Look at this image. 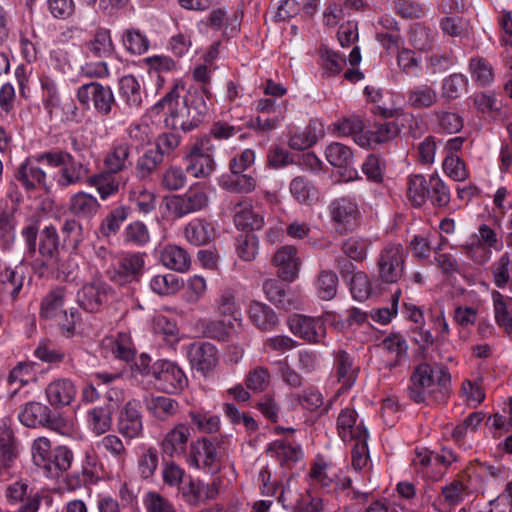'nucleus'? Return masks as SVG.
<instances>
[{"instance_id":"nucleus-42","label":"nucleus","mask_w":512,"mask_h":512,"mask_svg":"<svg viewBox=\"0 0 512 512\" xmlns=\"http://www.w3.org/2000/svg\"><path fill=\"white\" fill-rule=\"evenodd\" d=\"M128 199L130 204L143 214L150 213L156 207L155 194L143 185H136L131 187L129 190Z\"/></svg>"},{"instance_id":"nucleus-32","label":"nucleus","mask_w":512,"mask_h":512,"mask_svg":"<svg viewBox=\"0 0 512 512\" xmlns=\"http://www.w3.org/2000/svg\"><path fill=\"white\" fill-rule=\"evenodd\" d=\"M291 196L301 205H312L318 199V191L305 176H296L289 183Z\"/></svg>"},{"instance_id":"nucleus-53","label":"nucleus","mask_w":512,"mask_h":512,"mask_svg":"<svg viewBox=\"0 0 512 512\" xmlns=\"http://www.w3.org/2000/svg\"><path fill=\"white\" fill-rule=\"evenodd\" d=\"M234 223L242 230H259L264 225V217L249 208H242L239 203L235 206Z\"/></svg>"},{"instance_id":"nucleus-2","label":"nucleus","mask_w":512,"mask_h":512,"mask_svg":"<svg viewBox=\"0 0 512 512\" xmlns=\"http://www.w3.org/2000/svg\"><path fill=\"white\" fill-rule=\"evenodd\" d=\"M450 383L451 377L447 368L421 363L411 376L409 397L415 403H423L429 399L444 401L448 395Z\"/></svg>"},{"instance_id":"nucleus-20","label":"nucleus","mask_w":512,"mask_h":512,"mask_svg":"<svg viewBox=\"0 0 512 512\" xmlns=\"http://www.w3.org/2000/svg\"><path fill=\"white\" fill-rule=\"evenodd\" d=\"M334 369L341 388L338 393L349 390L356 382L359 367L355 365L353 357L346 351L339 350L335 353Z\"/></svg>"},{"instance_id":"nucleus-6","label":"nucleus","mask_w":512,"mask_h":512,"mask_svg":"<svg viewBox=\"0 0 512 512\" xmlns=\"http://www.w3.org/2000/svg\"><path fill=\"white\" fill-rule=\"evenodd\" d=\"M206 186L195 184L182 194L173 195L167 201V209L178 218L204 210L209 205Z\"/></svg>"},{"instance_id":"nucleus-41","label":"nucleus","mask_w":512,"mask_h":512,"mask_svg":"<svg viewBox=\"0 0 512 512\" xmlns=\"http://www.w3.org/2000/svg\"><path fill=\"white\" fill-rule=\"evenodd\" d=\"M492 301L496 323L505 330L512 331V298L494 291Z\"/></svg>"},{"instance_id":"nucleus-5","label":"nucleus","mask_w":512,"mask_h":512,"mask_svg":"<svg viewBox=\"0 0 512 512\" xmlns=\"http://www.w3.org/2000/svg\"><path fill=\"white\" fill-rule=\"evenodd\" d=\"M215 146L210 136L200 137L185 156L186 171L195 178H207L215 169Z\"/></svg>"},{"instance_id":"nucleus-58","label":"nucleus","mask_w":512,"mask_h":512,"mask_svg":"<svg viewBox=\"0 0 512 512\" xmlns=\"http://www.w3.org/2000/svg\"><path fill=\"white\" fill-rule=\"evenodd\" d=\"M338 277L330 270H323L317 279L318 295L323 300H331L337 294Z\"/></svg>"},{"instance_id":"nucleus-40","label":"nucleus","mask_w":512,"mask_h":512,"mask_svg":"<svg viewBox=\"0 0 512 512\" xmlns=\"http://www.w3.org/2000/svg\"><path fill=\"white\" fill-rule=\"evenodd\" d=\"M437 98L436 90L427 84L416 85L407 91V103L415 109L429 108Z\"/></svg>"},{"instance_id":"nucleus-18","label":"nucleus","mask_w":512,"mask_h":512,"mask_svg":"<svg viewBox=\"0 0 512 512\" xmlns=\"http://www.w3.org/2000/svg\"><path fill=\"white\" fill-rule=\"evenodd\" d=\"M338 435L343 441H356L368 438V432L362 421H358L355 410L343 409L337 418Z\"/></svg>"},{"instance_id":"nucleus-23","label":"nucleus","mask_w":512,"mask_h":512,"mask_svg":"<svg viewBox=\"0 0 512 512\" xmlns=\"http://www.w3.org/2000/svg\"><path fill=\"white\" fill-rule=\"evenodd\" d=\"M45 392L48 402L56 407L70 405L77 393L74 383L66 378L52 381Z\"/></svg>"},{"instance_id":"nucleus-51","label":"nucleus","mask_w":512,"mask_h":512,"mask_svg":"<svg viewBox=\"0 0 512 512\" xmlns=\"http://www.w3.org/2000/svg\"><path fill=\"white\" fill-rule=\"evenodd\" d=\"M182 287V281L172 273L158 274L151 278L150 288L158 295H172Z\"/></svg>"},{"instance_id":"nucleus-34","label":"nucleus","mask_w":512,"mask_h":512,"mask_svg":"<svg viewBox=\"0 0 512 512\" xmlns=\"http://www.w3.org/2000/svg\"><path fill=\"white\" fill-rule=\"evenodd\" d=\"M17 455L13 430L6 421H3L0 425V466L11 467Z\"/></svg>"},{"instance_id":"nucleus-43","label":"nucleus","mask_w":512,"mask_h":512,"mask_svg":"<svg viewBox=\"0 0 512 512\" xmlns=\"http://www.w3.org/2000/svg\"><path fill=\"white\" fill-rule=\"evenodd\" d=\"M251 321L261 330H272L277 324V316L267 305L260 302H252L249 306Z\"/></svg>"},{"instance_id":"nucleus-8","label":"nucleus","mask_w":512,"mask_h":512,"mask_svg":"<svg viewBox=\"0 0 512 512\" xmlns=\"http://www.w3.org/2000/svg\"><path fill=\"white\" fill-rule=\"evenodd\" d=\"M59 238L53 226L45 227L40 234L39 255L30 259L32 268L40 276L47 272V266H55L59 253Z\"/></svg>"},{"instance_id":"nucleus-39","label":"nucleus","mask_w":512,"mask_h":512,"mask_svg":"<svg viewBox=\"0 0 512 512\" xmlns=\"http://www.w3.org/2000/svg\"><path fill=\"white\" fill-rule=\"evenodd\" d=\"M146 408L155 418L166 421L178 412L179 404L170 397L157 396L146 399Z\"/></svg>"},{"instance_id":"nucleus-21","label":"nucleus","mask_w":512,"mask_h":512,"mask_svg":"<svg viewBox=\"0 0 512 512\" xmlns=\"http://www.w3.org/2000/svg\"><path fill=\"white\" fill-rule=\"evenodd\" d=\"M399 133L396 123L390 121L375 122L363 135H359L356 142L362 146L382 144L395 138Z\"/></svg>"},{"instance_id":"nucleus-16","label":"nucleus","mask_w":512,"mask_h":512,"mask_svg":"<svg viewBox=\"0 0 512 512\" xmlns=\"http://www.w3.org/2000/svg\"><path fill=\"white\" fill-rule=\"evenodd\" d=\"M272 262L282 280L292 282L298 276L301 262L294 246L285 245L279 248L275 252Z\"/></svg>"},{"instance_id":"nucleus-12","label":"nucleus","mask_w":512,"mask_h":512,"mask_svg":"<svg viewBox=\"0 0 512 512\" xmlns=\"http://www.w3.org/2000/svg\"><path fill=\"white\" fill-rule=\"evenodd\" d=\"M141 404L138 400L128 401L120 410L117 418L118 432L126 439H135L142 435L143 420Z\"/></svg>"},{"instance_id":"nucleus-59","label":"nucleus","mask_w":512,"mask_h":512,"mask_svg":"<svg viewBox=\"0 0 512 512\" xmlns=\"http://www.w3.org/2000/svg\"><path fill=\"white\" fill-rule=\"evenodd\" d=\"M468 79L465 75L455 73L443 80L442 93L447 99L454 100L466 91Z\"/></svg>"},{"instance_id":"nucleus-55","label":"nucleus","mask_w":512,"mask_h":512,"mask_svg":"<svg viewBox=\"0 0 512 512\" xmlns=\"http://www.w3.org/2000/svg\"><path fill=\"white\" fill-rule=\"evenodd\" d=\"M271 374L267 367L255 366L251 368L245 377L247 389L255 392H264L270 385Z\"/></svg>"},{"instance_id":"nucleus-14","label":"nucleus","mask_w":512,"mask_h":512,"mask_svg":"<svg viewBox=\"0 0 512 512\" xmlns=\"http://www.w3.org/2000/svg\"><path fill=\"white\" fill-rule=\"evenodd\" d=\"M112 289L102 280L85 283L77 292L78 304L88 312H97L107 302Z\"/></svg>"},{"instance_id":"nucleus-49","label":"nucleus","mask_w":512,"mask_h":512,"mask_svg":"<svg viewBox=\"0 0 512 512\" xmlns=\"http://www.w3.org/2000/svg\"><path fill=\"white\" fill-rule=\"evenodd\" d=\"M122 42L127 52L141 55L148 51L150 41L147 36L136 28H129L123 32Z\"/></svg>"},{"instance_id":"nucleus-30","label":"nucleus","mask_w":512,"mask_h":512,"mask_svg":"<svg viewBox=\"0 0 512 512\" xmlns=\"http://www.w3.org/2000/svg\"><path fill=\"white\" fill-rule=\"evenodd\" d=\"M50 408L40 402L31 401L24 405L18 414L19 421L26 427H44L47 424Z\"/></svg>"},{"instance_id":"nucleus-4","label":"nucleus","mask_w":512,"mask_h":512,"mask_svg":"<svg viewBox=\"0 0 512 512\" xmlns=\"http://www.w3.org/2000/svg\"><path fill=\"white\" fill-rule=\"evenodd\" d=\"M76 99L86 109L92 106L103 117L109 116L116 104L111 87L96 81L80 85L76 90Z\"/></svg>"},{"instance_id":"nucleus-35","label":"nucleus","mask_w":512,"mask_h":512,"mask_svg":"<svg viewBox=\"0 0 512 512\" xmlns=\"http://www.w3.org/2000/svg\"><path fill=\"white\" fill-rule=\"evenodd\" d=\"M185 238L195 246L205 245L214 236V228L204 219H196L189 222L184 230Z\"/></svg>"},{"instance_id":"nucleus-29","label":"nucleus","mask_w":512,"mask_h":512,"mask_svg":"<svg viewBox=\"0 0 512 512\" xmlns=\"http://www.w3.org/2000/svg\"><path fill=\"white\" fill-rule=\"evenodd\" d=\"M161 263L168 269L184 273L190 269L191 258L186 250L176 245H167L160 252Z\"/></svg>"},{"instance_id":"nucleus-27","label":"nucleus","mask_w":512,"mask_h":512,"mask_svg":"<svg viewBox=\"0 0 512 512\" xmlns=\"http://www.w3.org/2000/svg\"><path fill=\"white\" fill-rule=\"evenodd\" d=\"M117 174L116 172L104 169L99 173L89 176L87 183L95 187L101 199L105 200L115 195L121 187V178Z\"/></svg>"},{"instance_id":"nucleus-31","label":"nucleus","mask_w":512,"mask_h":512,"mask_svg":"<svg viewBox=\"0 0 512 512\" xmlns=\"http://www.w3.org/2000/svg\"><path fill=\"white\" fill-rule=\"evenodd\" d=\"M112 414L111 404L91 408L86 417L88 428L97 436L108 432L112 425Z\"/></svg>"},{"instance_id":"nucleus-44","label":"nucleus","mask_w":512,"mask_h":512,"mask_svg":"<svg viewBox=\"0 0 512 512\" xmlns=\"http://www.w3.org/2000/svg\"><path fill=\"white\" fill-rule=\"evenodd\" d=\"M98 449L109 453L115 460L118 469L122 470L127 458V450L122 440L114 434H108L102 437L97 443Z\"/></svg>"},{"instance_id":"nucleus-64","label":"nucleus","mask_w":512,"mask_h":512,"mask_svg":"<svg viewBox=\"0 0 512 512\" xmlns=\"http://www.w3.org/2000/svg\"><path fill=\"white\" fill-rule=\"evenodd\" d=\"M470 72L474 81L481 86L489 85L493 80L492 68L482 58H474L470 61Z\"/></svg>"},{"instance_id":"nucleus-24","label":"nucleus","mask_w":512,"mask_h":512,"mask_svg":"<svg viewBox=\"0 0 512 512\" xmlns=\"http://www.w3.org/2000/svg\"><path fill=\"white\" fill-rule=\"evenodd\" d=\"M99 209L100 203L92 194L80 191L69 199L68 210L78 219L89 220L97 214Z\"/></svg>"},{"instance_id":"nucleus-19","label":"nucleus","mask_w":512,"mask_h":512,"mask_svg":"<svg viewBox=\"0 0 512 512\" xmlns=\"http://www.w3.org/2000/svg\"><path fill=\"white\" fill-rule=\"evenodd\" d=\"M83 49L88 57L97 59L110 57L115 51L110 30L102 27L97 28L90 38L84 42Z\"/></svg>"},{"instance_id":"nucleus-26","label":"nucleus","mask_w":512,"mask_h":512,"mask_svg":"<svg viewBox=\"0 0 512 512\" xmlns=\"http://www.w3.org/2000/svg\"><path fill=\"white\" fill-rule=\"evenodd\" d=\"M33 160V156L22 163L16 173V179L26 190L46 187V174Z\"/></svg>"},{"instance_id":"nucleus-56","label":"nucleus","mask_w":512,"mask_h":512,"mask_svg":"<svg viewBox=\"0 0 512 512\" xmlns=\"http://www.w3.org/2000/svg\"><path fill=\"white\" fill-rule=\"evenodd\" d=\"M428 200L439 208L446 207L450 202V190L438 175L430 176Z\"/></svg>"},{"instance_id":"nucleus-62","label":"nucleus","mask_w":512,"mask_h":512,"mask_svg":"<svg viewBox=\"0 0 512 512\" xmlns=\"http://www.w3.org/2000/svg\"><path fill=\"white\" fill-rule=\"evenodd\" d=\"M285 110L277 114H262L250 120V127L260 132H270L277 129L285 119Z\"/></svg>"},{"instance_id":"nucleus-9","label":"nucleus","mask_w":512,"mask_h":512,"mask_svg":"<svg viewBox=\"0 0 512 512\" xmlns=\"http://www.w3.org/2000/svg\"><path fill=\"white\" fill-rule=\"evenodd\" d=\"M287 325L293 335L311 344L321 343L326 336V326L320 317L293 314Z\"/></svg>"},{"instance_id":"nucleus-22","label":"nucleus","mask_w":512,"mask_h":512,"mask_svg":"<svg viewBox=\"0 0 512 512\" xmlns=\"http://www.w3.org/2000/svg\"><path fill=\"white\" fill-rule=\"evenodd\" d=\"M266 454L276 458L281 466L291 467L302 458L300 445L287 440L277 439L268 444Z\"/></svg>"},{"instance_id":"nucleus-13","label":"nucleus","mask_w":512,"mask_h":512,"mask_svg":"<svg viewBox=\"0 0 512 512\" xmlns=\"http://www.w3.org/2000/svg\"><path fill=\"white\" fill-rule=\"evenodd\" d=\"M187 358L191 367L204 376L212 372L219 363L218 351L209 342L192 343L187 346Z\"/></svg>"},{"instance_id":"nucleus-60","label":"nucleus","mask_w":512,"mask_h":512,"mask_svg":"<svg viewBox=\"0 0 512 512\" xmlns=\"http://www.w3.org/2000/svg\"><path fill=\"white\" fill-rule=\"evenodd\" d=\"M371 241L365 238L350 237L343 242L342 250L354 261H363L367 257Z\"/></svg>"},{"instance_id":"nucleus-25","label":"nucleus","mask_w":512,"mask_h":512,"mask_svg":"<svg viewBox=\"0 0 512 512\" xmlns=\"http://www.w3.org/2000/svg\"><path fill=\"white\" fill-rule=\"evenodd\" d=\"M119 95L131 111H139L143 103V91L137 78L125 75L119 82Z\"/></svg>"},{"instance_id":"nucleus-7","label":"nucleus","mask_w":512,"mask_h":512,"mask_svg":"<svg viewBox=\"0 0 512 512\" xmlns=\"http://www.w3.org/2000/svg\"><path fill=\"white\" fill-rule=\"evenodd\" d=\"M149 373L154 378L155 386L165 393H177L188 384L183 370L176 363L168 360L156 361Z\"/></svg>"},{"instance_id":"nucleus-46","label":"nucleus","mask_w":512,"mask_h":512,"mask_svg":"<svg viewBox=\"0 0 512 512\" xmlns=\"http://www.w3.org/2000/svg\"><path fill=\"white\" fill-rule=\"evenodd\" d=\"M322 135V129L316 122H310L303 131L290 136L288 145L294 150H304L314 145Z\"/></svg>"},{"instance_id":"nucleus-61","label":"nucleus","mask_w":512,"mask_h":512,"mask_svg":"<svg viewBox=\"0 0 512 512\" xmlns=\"http://www.w3.org/2000/svg\"><path fill=\"white\" fill-rule=\"evenodd\" d=\"M187 183L185 171L178 166H170L162 174L161 186L168 191L182 189Z\"/></svg>"},{"instance_id":"nucleus-10","label":"nucleus","mask_w":512,"mask_h":512,"mask_svg":"<svg viewBox=\"0 0 512 512\" xmlns=\"http://www.w3.org/2000/svg\"><path fill=\"white\" fill-rule=\"evenodd\" d=\"M186 461L196 469L203 468L216 472L219 469L220 452L211 440L202 438L190 445Z\"/></svg>"},{"instance_id":"nucleus-54","label":"nucleus","mask_w":512,"mask_h":512,"mask_svg":"<svg viewBox=\"0 0 512 512\" xmlns=\"http://www.w3.org/2000/svg\"><path fill=\"white\" fill-rule=\"evenodd\" d=\"M56 273L57 278L73 281L78 277V263L75 256L70 254L57 257L55 266H47V272Z\"/></svg>"},{"instance_id":"nucleus-48","label":"nucleus","mask_w":512,"mask_h":512,"mask_svg":"<svg viewBox=\"0 0 512 512\" xmlns=\"http://www.w3.org/2000/svg\"><path fill=\"white\" fill-rule=\"evenodd\" d=\"M325 156L332 166L345 169H348L354 160L352 150L338 142L331 143L326 147Z\"/></svg>"},{"instance_id":"nucleus-52","label":"nucleus","mask_w":512,"mask_h":512,"mask_svg":"<svg viewBox=\"0 0 512 512\" xmlns=\"http://www.w3.org/2000/svg\"><path fill=\"white\" fill-rule=\"evenodd\" d=\"M256 180L247 174H233L231 177H223L220 186L231 193H250L256 188Z\"/></svg>"},{"instance_id":"nucleus-36","label":"nucleus","mask_w":512,"mask_h":512,"mask_svg":"<svg viewBox=\"0 0 512 512\" xmlns=\"http://www.w3.org/2000/svg\"><path fill=\"white\" fill-rule=\"evenodd\" d=\"M104 348L123 361L128 362L135 356V348L131 336L125 332L118 333L116 338L105 339Z\"/></svg>"},{"instance_id":"nucleus-28","label":"nucleus","mask_w":512,"mask_h":512,"mask_svg":"<svg viewBox=\"0 0 512 512\" xmlns=\"http://www.w3.org/2000/svg\"><path fill=\"white\" fill-rule=\"evenodd\" d=\"M89 174L87 165L75 161L71 155V160H67L58 172L57 184L62 188H67L72 185H77L83 182Z\"/></svg>"},{"instance_id":"nucleus-45","label":"nucleus","mask_w":512,"mask_h":512,"mask_svg":"<svg viewBox=\"0 0 512 512\" xmlns=\"http://www.w3.org/2000/svg\"><path fill=\"white\" fill-rule=\"evenodd\" d=\"M263 290L270 302L281 309L290 310L296 305L286 293L282 283L276 279H268L263 283Z\"/></svg>"},{"instance_id":"nucleus-63","label":"nucleus","mask_w":512,"mask_h":512,"mask_svg":"<svg viewBox=\"0 0 512 512\" xmlns=\"http://www.w3.org/2000/svg\"><path fill=\"white\" fill-rule=\"evenodd\" d=\"M443 170L455 181H465L469 173L464 161L454 154H448L443 161Z\"/></svg>"},{"instance_id":"nucleus-3","label":"nucleus","mask_w":512,"mask_h":512,"mask_svg":"<svg viewBox=\"0 0 512 512\" xmlns=\"http://www.w3.org/2000/svg\"><path fill=\"white\" fill-rule=\"evenodd\" d=\"M406 252L399 243L387 244L376 260L378 279L386 284L398 283L405 272Z\"/></svg>"},{"instance_id":"nucleus-50","label":"nucleus","mask_w":512,"mask_h":512,"mask_svg":"<svg viewBox=\"0 0 512 512\" xmlns=\"http://www.w3.org/2000/svg\"><path fill=\"white\" fill-rule=\"evenodd\" d=\"M144 265L143 255L139 253L127 254L120 259L117 273L129 280H136L142 275Z\"/></svg>"},{"instance_id":"nucleus-17","label":"nucleus","mask_w":512,"mask_h":512,"mask_svg":"<svg viewBox=\"0 0 512 512\" xmlns=\"http://www.w3.org/2000/svg\"><path fill=\"white\" fill-rule=\"evenodd\" d=\"M132 144L127 139L116 140L112 143L103 158L104 169L121 173L131 165Z\"/></svg>"},{"instance_id":"nucleus-37","label":"nucleus","mask_w":512,"mask_h":512,"mask_svg":"<svg viewBox=\"0 0 512 512\" xmlns=\"http://www.w3.org/2000/svg\"><path fill=\"white\" fill-rule=\"evenodd\" d=\"M64 292L61 289L51 291L41 302L40 315L45 319L64 318L67 320V311L63 310Z\"/></svg>"},{"instance_id":"nucleus-38","label":"nucleus","mask_w":512,"mask_h":512,"mask_svg":"<svg viewBox=\"0 0 512 512\" xmlns=\"http://www.w3.org/2000/svg\"><path fill=\"white\" fill-rule=\"evenodd\" d=\"M161 152L154 148L146 150L136 161L135 175L140 180L149 179L163 162Z\"/></svg>"},{"instance_id":"nucleus-15","label":"nucleus","mask_w":512,"mask_h":512,"mask_svg":"<svg viewBox=\"0 0 512 512\" xmlns=\"http://www.w3.org/2000/svg\"><path fill=\"white\" fill-rule=\"evenodd\" d=\"M331 219L342 231L353 230L358 222L360 212L358 205L349 198H338L329 206Z\"/></svg>"},{"instance_id":"nucleus-47","label":"nucleus","mask_w":512,"mask_h":512,"mask_svg":"<svg viewBox=\"0 0 512 512\" xmlns=\"http://www.w3.org/2000/svg\"><path fill=\"white\" fill-rule=\"evenodd\" d=\"M429 185L430 178L427 180L421 174L409 178L407 197L413 206L420 207L428 200Z\"/></svg>"},{"instance_id":"nucleus-11","label":"nucleus","mask_w":512,"mask_h":512,"mask_svg":"<svg viewBox=\"0 0 512 512\" xmlns=\"http://www.w3.org/2000/svg\"><path fill=\"white\" fill-rule=\"evenodd\" d=\"M190 438L191 428L187 424L178 423L174 425L159 440L162 455L169 458L185 457Z\"/></svg>"},{"instance_id":"nucleus-1","label":"nucleus","mask_w":512,"mask_h":512,"mask_svg":"<svg viewBox=\"0 0 512 512\" xmlns=\"http://www.w3.org/2000/svg\"><path fill=\"white\" fill-rule=\"evenodd\" d=\"M180 89L183 90L184 85L175 83L171 90L154 105L153 110L156 113H166L164 118L166 127L189 132L200 124L201 116L206 114L207 107L202 100L201 104L192 110L185 100H180Z\"/></svg>"},{"instance_id":"nucleus-57","label":"nucleus","mask_w":512,"mask_h":512,"mask_svg":"<svg viewBox=\"0 0 512 512\" xmlns=\"http://www.w3.org/2000/svg\"><path fill=\"white\" fill-rule=\"evenodd\" d=\"M259 249V239L252 233L241 234L236 239L237 255L244 261H253Z\"/></svg>"},{"instance_id":"nucleus-33","label":"nucleus","mask_w":512,"mask_h":512,"mask_svg":"<svg viewBox=\"0 0 512 512\" xmlns=\"http://www.w3.org/2000/svg\"><path fill=\"white\" fill-rule=\"evenodd\" d=\"M48 463L42 467L48 476L58 477L60 473L67 471L73 461V452L66 446H57L52 450Z\"/></svg>"}]
</instances>
